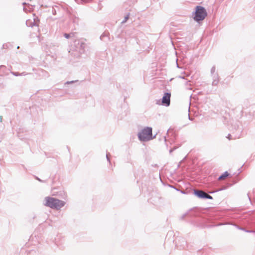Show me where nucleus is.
<instances>
[{"label":"nucleus","instance_id":"obj_13","mask_svg":"<svg viewBox=\"0 0 255 255\" xmlns=\"http://www.w3.org/2000/svg\"><path fill=\"white\" fill-rule=\"evenodd\" d=\"M229 173L227 171L225 172L223 174L220 176L218 178L219 180H222L224 179L226 177L229 176Z\"/></svg>","mask_w":255,"mask_h":255},{"label":"nucleus","instance_id":"obj_11","mask_svg":"<svg viewBox=\"0 0 255 255\" xmlns=\"http://www.w3.org/2000/svg\"><path fill=\"white\" fill-rule=\"evenodd\" d=\"M75 41V45H77V48L79 49V52L83 53L84 51V48L85 47V43L83 42H80L79 41Z\"/></svg>","mask_w":255,"mask_h":255},{"label":"nucleus","instance_id":"obj_5","mask_svg":"<svg viewBox=\"0 0 255 255\" xmlns=\"http://www.w3.org/2000/svg\"><path fill=\"white\" fill-rule=\"evenodd\" d=\"M38 17H30V18L26 20V24L27 26L32 27L35 25H38L39 22Z\"/></svg>","mask_w":255,"mask_h":255},{"label":"nucleus","instance_id":"obj_18","mask_svg":"<svg viewBox=\"0 0 255 255\" xmlns=\"http://www.w3.org/2000/svg\"><path fill=\"white\" fill-rule=\"evenodd\" d=\"M77 3H86L87 2V1H86L85 0H75Z\"/></svg>","mask_w":255,"mask_h":255},{"label":"nucleus","instance_id":"obj_1","mask_svg":"<svg viewBox=\"0 0 255 255\" xmlns=\"http://www.w3.org/2000/svg\"><path fill=\"white\" fill-rule=\"evenodd\" d=\"M44 200L45 202L44 205L45 206L57 210L63 207L65 204V202L63 201L50 197H45Z\"/></svg>","mask_w":255,"mask_h":255},{"label":"nucleus","instance_id":"obj_14","mask_svg":"<svg viewBox=\"0 0 255 255\" xmlns=\"http://www.w3.org/2000/svg\"><path fill=\"white\" fill-rule=\"evenodd\" d=\"M194 21H197L199 23H200L201 21H202L204 19L205 17H193Z\"/></svg>","mask_w":255,"mask_h":255},{"label":"nucleus","instance_id":"obj_20","mask_svg":"<svg viewBox=\"0 0 255 255\" xmlns=\"http://www.w3.org/2000/svg\"><path fill=\"white\" fill-rule=\"evenodd\" d=\"M205 199H213V197L211 196L206 193Z\"/></svg>","mask_w":255,"mask_h":255},{"label":"nucleus","instance_id":"obj_22","mask_svg":"<svg viewBox=\"0 0 255 255\" xmlns=\"http://www.w3.org/2000/svg\"><path fill=\"white\" fill-rule=\"evenodd\" d=\"M11 73L12 75H14V76H19V73H18V72H11Z\"/></svg>","mask_w":255,"mask_h":255},{"label":"nucleus","instance_id":"obj_29","mask_svg":"<svg viewBox=\"0 0 255 255\" xmlns=\"http://www.w3.org/2000/svg\"><path fill=\"white\" fill-rule=\"evenodd\" d=\"M2 116H0V122H2Z\"/></svg>","mask_w":255,"mask_h":255},{"label":"nucleus","instance_id":"obj_27","mask_svg":"<svg viewBox=\"0 0 255 255\" xmlns=\"http://www.w3.org/2000/svg\"><path fill=\"white\" fill-rule=\"evenodd\" d=\"M74 83L73 81H68V82H66V84H71V83Z\"/></svg>","mask_w":255,"mask_h":255},{"label":"nucleus","instance_id":"obj_26","mask_svg":"<svg viewBox=\"0 0 255 255\" xmlns=\"http://www.w3.org/2000/svg\"><path fill=\"white\" fill-rule=\"evenodd\" d=\"M227 137L229 139V140H231L232 139V138H231V135L230 134H228V136H227Z\"/></svg>","mask_w":255,"mask_h":255},{"label":"nucleus","instance_id":"obj_16","mask_svg":"<svg viewBox=\"0 0 255 255\" xmlns=\"http://www.w3.org/2000/svg\"><path fill=\"white\" fill-rule=\"evenodd\" d=\"M238 228L239 229L241 230L244 231L245 232H246L247 233H255V231H254V230H246L244 228H240V227H238Z\"/></svg>","mask_w":255,"mask_h":255},{"label":"nucleus","instance_id":"obj_2","mask_svg":"<svg viewBox=\"0 0 255 255\" xmlns=\"http://www.w3.org/2000/svg\"><path fill=\"white\" fill-rule=\"evenodd\" d=\"M152 129L150 127H146L138 133V137L140 141H147L155 138L156 135L152 136Z\"/></svg>","mask_w":255,"mask_h":255},{"label":"nucleus","instance_id":"obj_10","mask_svg":"<svg viewBox=\"0 0 255 255\" xmlns=\"http://www.w3.org/2000/svg\"><path fill=\"white\" fill-rule=\"evenodd\" d=\"M8 74V70L6 68L5 66H0V76H3Z\"/></svg>","mask_w":255,"mask_h":255},{"label":"nucleus","instance_id":"obj_9","mask_svg":"<svg viewBox=\"0 0 255 255\" xmlns=\"http://www.w3.org/2000/svg\"><path fill=\"white\" fill-rule=\"evenodd\" d=\"M60 10L61 8L59 6L55 5L54 6L49 7L48 11L49 12H51L53 15H56L57 14H59V13H57V12Z\"/></svg>","mask_w":255,"mask_h":255},{"label":"nucleus","instance_id":"obj_12","mask_svg":"<svg viewBox=\"0 0 255 255\" xmlns=\"http://www.w3.org/2000/svg\"><path fill=\"white\" fill-rule=\"evenodd\" d=\"M213 81L212 85L217 86L219 82V77L218 74H215V75L212 76Z\"/></svg>","mask_w":255,"mask_h":255},{"label":"nucleus","instance_id":"obj_30","mask_svg":"<svg viewBox=\"0 0 255 255\" xmlns=\"http://www.w3.org/2000/svg\"><path fill=\"white\" fill-rule=\"evenodd\" d=\"M38 180L41 182L42 181L40 179V178H38V177L36 178Z\"/></svg>","mask_w":255,"mask_h":255},{"label":"nucleus","instance_id":"obj_15","mask_svg":"<svg viewBox=\"0 0 255 255\" xmlns=\"http://www.w3.org/2000/svg\"><path fill=\"white\" fill-rule=\"evenodd\" d=\"M211 74L212 76L215 75V74H218V73L216 72V67H215V66H213L211 68Z\"/></svg>","mask_w":255,"mask_h":255},{"label":"nucleus","instance_id":"obj_21","mask_svg":"<svg viewBox=\"0 0 255 255\" xmlns=\"http://www.w3.org/2000/svg\"><path fill=\"white\" fill-rule=\"evenodd\" d=\"M125 17L124 19L121 22L122 23H125L129 18V17Z\"/></svg>","mask_w":255,"mask_h":255},{"label":"nucleus","instance_id":"obj_34","mask_svg":"<svg viewBox=\"0 0 255 255\" xmlns=\"http://www.w3.org/2000/svg\"><path fill=\"white\" fill-rule=\"evenodd\" d=\"M73 36H74V35H71V37Z\"/></svg>","mask_w":255,"mask_h":255},{"label":"nucleus","instance_id":"obj_31","mask_svg":"<svg viewBox=\"0 0 255 255\" xmlns=\"http://www.w3.org/2000/svg\"><path fill=\"white\" fill-rule=\"evenodd\" d=\"M164 138L165 141H166V137L165 136H164Z\"/></svg>","mask_w":255,"mask_h":255},{"label":"nucleus","instance_id":"obj_19","mask_svg":"<svg viewBox=\"0 0 255 255\" xmlns=\"http://www.w3.org/2000/svg\"><path fill=\"white\" fill-rule=\"evenodd\" d=\"M107 37V35L105 33H103L102 35H101L100 36V38L102 40H105V38H106Z\"/></svg>","mask_w":255,"mask_h":255},{"label":"nucleus","instance_id":"obj_8","mask_svg":"<svg viewBox=\"0 0 255 255\" xmlns=\"http://www.w3.org/2000/svg\"><path fill=\"white\" fill-rule=\"evenodd\" d=\"M194 193L198 198L201 199H205L206 193L202 190H194Z\"/></svg>","mask_w":255,"mask_h":255},{"label":"nucleus","instance_id":"obj_3","mask_svg":"<svg viewBox=\"0 0 255 255\" xmlns=\"http://www.w3.org/2000/svg\"><path fill=\"white\" fill-rule=\"evenodd\" d=\"M38 0H26L27 2L22 3L23 10L26 13L27 12H32L33 10V7L35 6L36 3L38 2Z\"/></svg>","mask_w":255,"mask_h":255},{"label":"nucleus","instance_id":"obj_17","mask_svg":"<svg viewBox=\"0 0 255 255\" xmlns=\"http://www.w3.org/2000/svg\"><path fill=\"white\" fill-rule=\"evenodd\" d=\"M71 35H75V33H73V32H72V33H65L64 34V37L67 38V39H68L70 37H71Z\"/></svg>","mask_w":255,"mask_h":255},{"label":"nucleus","instance_id":"obj_23","mask_svg":"<svg viewBox=\"0 0 255 255\" xmlns=\"http://www.w3.org/2000/svg\"><path fill=\"white\" fill-rule=\"evenodd\" d=\"M27 74V73L25 72H23L22 73H19V76H25Z\"/></svg>","mask_w":255,"mask_h":255},{"label":"nucleus","instance_id":"obj_32","mask_svg":"<svg viewBox=\"0 0 255 255\" xmlns=\"http://www.w3.org/2000/svg\"><path fill=\"white\" fill-rule=\"evenodd\" d=\"M33 16H36L35 13H32Z\"/></svg>","mask_w":255,"mask_h":255},{"label":"nucleus","instance_id":"obj_33","mask_svg":"<svg viewBox=\"0 0 255 255\" xmlns=\"http://www.w3.org/2000/svg\"><path fill=\"white\" fill-rule=\"evenodd\" d=\"M180 78H182V79H184V77H181V76H180Z\"/></svg>","mask_w":255,"mask_h":255},{"label":"nucleus","instance_id":"obj_24","mask_svg":"<svg viewBox=\"0 0 255 255\" xmlns=\"http://www.w3.org/2000/svg\"><path fill=\"white\" fill-rule=\"evenodd\" d=\"M225 189V188H221V189H218V190H217L216 191H212V192H210V193L212 194V193H214V192H217V191H222V190H223V189Z\"/></svg>","mask_w":255,"mask_h":255},{"label":"nucleus","instance_id":"obj_25","mask_svg":"<svg viewBox=\"0 0 255 255\" xmlns=\"http://www.w3.org/2000/svg\"><path fill=\"white\" fill-rule=\"evenodd\" d=\"M110 155V153H107V154H106V158H107V159L108 161H109L110 162V158L109 157V155Z\"/></svg>","mask_w":255,"mask_h":255},{"label":"nucleus","instance_id":"obj_7","mask_svg":"<svg viewBox=\"0 0 255 255\" xmlns=\"http://www.w3.org/2000/svg\"><path fill=\"white\" fill-rule=\"evenodd\" d=\"M171 94L170 93H165L162 99V103L166 106H169L170 104Z\"/></svg>","mask_w":255,"mask_h":255},{"label":"nucleus","instance_id":"obj_6","mask_svg":"<svg viewBox=\"0 0 255 255\" xmlns=\"http://www.w3.org/2000/svg\"><path fill=\"white\" fill-rule=\"evenodd\" d=\"M122 11L123 12V16H130V15H133V13L131 9V7L128 6L127 4H125L122 9Z\"/></svg>","mask_w":255,"mask_h":255},{"label":"nucleus","instance_id":"obj_28","mask_svg":"<svg viewBox=\"0 0 255 255\" xmlns=\"http://www.w3.org/2000/svg\"><path fill=\"white\" fill-rule=\"evenodd\" d=\"M175 149V148H174L173 149H171L170 150H169V152L171 153L174 149Z\"/></svg>","mask_w":255,"mask_h":255},{"label":"nucleus","instance_id":"obj_4","mask_svg":"<svg viewBox=\"0 0 255 255\" xmlns=\"http://www.w3.org/2000/svg\"><path fill=\"white\" fill-rule=\"evenodd\" d=\"M192 16H208L206 9L202 6L197 5L192 12Z\"/></svg>","mask_w":255,"mask_h":255}]
</instances>
